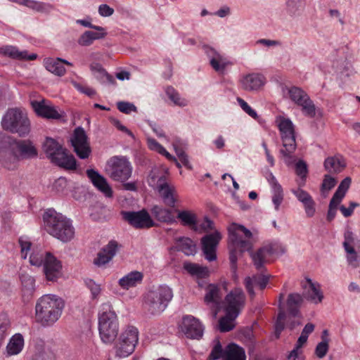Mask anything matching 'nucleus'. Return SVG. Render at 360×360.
Listing matches in <instances>:
<instances>
[{"mask_svg": "<svg viewBox=\"0 0 360 360\" xmlns=\"http://www.w3.org/2000/svg\"><path fill=\"white\" fill-rule=\"evenodd\" d=\"M151 214L156 220L167 224L176 222L174 211L160 205H154L151 209Z\"/></svg>", "mask_w": 360, "mask_h": 360, "instance_id": "nucleus-29", "label": "nucleus"}, {"mask_svg": "<svg viewBox=\"0 0 360 360\" xmlns=\"http://www.w3.org/2000/svg\"><path fill=\"white\" fill-rule=\"evenodd\" d=\"M238 316L234 314L229 315V311H225V316L219 321V329L221 333L229 332L233 329V321Z\"/></svg>", "mask_w": 360, "mask_h": 360, "instance_id": "nucleus-43", "label": "nucleus"}, {"mask_svg": "<svg viewBox=\"0 0 360 360\" xmlns=\"http://www.w3.org/2000/svg\"><path fill=\"white\" fill-rule=\"evenodd\" d=\"M341 202H339L337 200H335L333 198L330 199L329 205H328V210L327 212L326 219L328 221H332L334 218L335 217L336 212H337V208L339 204Z\"/></svg>", "mask_w": 360, "mask_h": 360, "instance_id": "nucleus-56", "label": "nucleus"}, {"mask_svg": "<svg viewBox=\"0 0 360 360\" xmlns=\"http://www.w3.org/2000/svg\"><path fill=\"white\" fill-rule=\"evenodd\" d=\"M132 166L126 157L114 156L107 162L105 171L109 177L115 181L125 182L132 174Z\"/></svg>", "mask_w": 360, "mask_h": 360, "instance_id": "nucleus-7", "label": "nucleus"}, {"mask_svg": "<svg viewBox=\"0 0 360 360\" xmlns=\"http://www.w3.org/2000/svg\"><path fill=\"white\" fill-rule=\"evenodd\" d=\"M265 83V78L261 74H249L241 79V85L245 91L257 90Z\"/></svg>", "mask_w": 360, "mask_h": 360, "instance_id": "nucleus-28", "label": "nucleus"}, {"mask_svg": "<svg viewBox=\"0 0 360 360\" xmlns=\"http://www.w3.org/2000/svg\"><path fill=\"white\" fill-rule=\"evenodd\" d=\"M93 42L92 38L88 31H85L78 39V44L82 46H89L91 45Z\"/></svg>", "mask_w": 360, "mask_h": 360, "instance_id": "nucleus-64", "label": "nucleus"}, {"mask_svg": "<svg viewBox=\"0 0 360 360\" xmlns=\"http://www.w3.org/2000/svg\"><path fill=\"white\" fill-rule=\"evenodd\" d=\"M45 231L63 243H68L75 237V228L72 221L53 208L44 211L43 216Z\"/></svg>", "mask_w": 360, "mask_h": 360, "instance_id": "nucleus-1", "label": "nucleus"}, {"mask_svg": "<svg viewBox=\"0 0 360 360\" xmlns=\"http://www.w3.org/2000/svg\"><path fill=\"white\" fill-rule=\"evenodd\" d=\"M245 304V295L240 288L231 290L223 302L224 311H229V315L234 314L235 316H238Z\"/></svg>", "mask_w": 360, "mask_h": 360, "instance_id": "nucleus-12", "label": "nucleus"}, {"mask_svg": "<svg viewBox=\"0 0 360 360\" xmlns=\"http://www.w3.org/2000/svg\"><path fill=\"white\" fill-rule=\"evenodd\" d=\"M32 106L36 114L48 120H60L65 117L63 111L59 112L53 105H47L45 100L41 101H34Z\"/></svg>", "mask_w": 360, "mask_h": 360, "instance_id": "nucleus-16", "label": "nucleus"}, {"mask_svg": "<svg viewBox=\"0 0 360 360\" xmlns=\"http://www.w3.org/2000/svg\"><path fill=\"white\" fill-rule=\"evenodd\" d=\"M138 341V329L132 326H127L115 345L116 356L124 358L130 355L134 351Z\"/></svg>", "mask_w": 360, "mask_h": 360, "instance_id": "nucleus-9", "label": "nucleus"}, {"mask_svg": "<svg viewBox=\"0 0 360 360\" xmlns=\"http://www.w3.org/2000/svg\"><path fill=\"white\" fill-rule=\"evenodd\" d=\"M288 94L290 100L301 107L302 113L310 118L316 115V106L309 96L302 88L291 86L288 89Z\"/></svg>", "mask_w": 360, "mask_h": 360, "instance_id": "nucleus-10", "label": "nucleus"}, {"mask_svg": "<svg viewBox=\"0 0 360 360\" xmlns=\"http://www.w3.org/2000/svg\"><path fill=\"white\" fill-rule=\"evenodd\" d=\"M143 278V274L138 271H132L118 281L120 286L125 290L134 288L140 284Z\"/></svg>", "mask_w": 360, "mask_h": 360, "instance_id": "nucleus-30", "label": "nucleus"}, {"mask_svg": "<svg viewBox=\"0 0 360 360\" xmlns=\"http://www.w3.org/2000/svg\"><path fill=\"white\" fill-rule=\"evenodd\" d=\"M221 239V235L218 231L207 234L201 238L202 250L205 258L209 262L217 259V248Z\"/></svg>", "mask_w": 360, "mask_h": 360, "instance_id": "nucleus-14", "label": "nucleus"}, {"mask_svg": "<svg viewBox=\"0 0 360 360\" xmlns=\"http://www.w3.org/2000/svg\"><path fill=\"white\" fill-rule=\"evenodd\" d=\"M74 152L80 159H86L91 154V149L88 136L82 127L75 129L70 139Z\"/></svg>", "mask_w": 360, "mask_h": 360, "instance_id": "nucleus-13", "label": "nucleus"}, {"mask_svg": "<svg viewBox=\"0 0 360 360\" xmlns=\"http://www.w3.org/2000/svg\"><path fill=\"white\" fill-rule=\"evenodd\" d=\"M165 205L174 208L177 202V195L174 187L169 186L167 181L156 188Z\"/></svg>", "mask_w": 360, "mask_h": 360, "instance_id": "nucleus-25", "label": "nucleus"}, {"mask_svg": "<svg viewBox=\"0 0 360 360\" xmlns=\"http://www.w3.org/2000/svg\"><path fill=\"white\" fill-rule=\"evenodd\" d=\"M271 189L273 193L272 202L274 205L275 210L278 211L280 205L283 201V190L281 184L272 186Z\"/></svg>", "mask_w": 360, "mask_h": 360, "instance_id": "nucleus-48", "label": "nucleus"}, {"mask_svg": "<svg viewBox=\"0 0 360 360\" xmlns=\"http://www.w3.org/2000/svg\"><path fill=\"white\" fill-rule=\"evenodd\" d=\"M224 360H246L245 349L236 343H229L225 347Z\"/></svg>", "mask_w": 360, "mask_h": 360, "instance_id": "nucleus-34", "label": "nucleus"}, {"mask_svg": "<svg viewBox=\"0 0 360 360\" xmlns=\"http://www.w3.org/2000/svg\"><path fill=\"white\" fill-rule=\"evenodd\" d=\"M181 330L188 338L199 340L203 335V326L193 316H185L182 320Z\"/></svg>", "mask_w": 360, "mask_h": 360, "instance_id": "nucleus-15", "label": "nucleus"}, {"mask_svg": "<svg viewBox=\"0 0 360 360\" xmlns=\"http://www.w3.org/2000/svg\"><path fill=\"white\" fill-rule=\"evenodd\" d=\"M65 307L63 300L55 295H44L35 305V320L42 326H51L60 317Z\"/></svg>", "mask_w": 360, "mask_h": 360, "instance_id": "nucleus-2", "label": "nucleus"}, {"mask_svg": "<svg viewBox=\"0 0 360 360\" xmlns=\"http://www.w3.org/2000/svg\"><path fill=\"white\" fill-rule=\"evenodd\" d=\"M278 129L281 136L295 134L294 125L292 121L288 118L283 117L281 119L278 124Z\"/></svg>", "mask_w": 360, "mask_h": 360, "instance_id": "nucleus-50", "label": "nucleus"}, {"mask_svg": "<svg viewBox=\"0 0 360 360\" xmlns=\"http://www.w3.org/2000/svg\"><path fill=\"white\" fill-rule=\"evenodd\" d=\"M184 269L191 276L198 278H205L209 276L210 271L207 267L200 266L195 263L185 262Z\"/></svg>", "mask_w": 360, "mask_h": 360, "instance_id": "nucleus-36", "label": "nucleus"}, {"mask_svg": "<svg viewBox=\"0 0 360 360\" xmlns=\"http://www.w3.org/2000/svg\"><path fill=\"white\" fill-rule=\"evenodd\" d=\"M344 238L345 240L343 242V246L346 252H352L354 251V248L352 245L354 243V236L353 232L349 229L346 230L344 233Z\"/></svg>", "mask_w": 360, "mask_h": 360, "instance_id": "nucleus-55", "label": "nucleus"}, {"mask_svg": "<svg viewBox=\"0 0 360 360\" xmlns=\"http://www.w3.org/2000/svg\"><path fill=\"white\" fill-rule=\"evenodd\" d=\"M337 181L334 177H332L330 174H325L321 186V192L322 193L328 192L335 187Z\"/></svg>", "mask_w": 360, "mask_h": 360, "instance_id": "nucleus-54", "label": "nucleus"}, {"mask_svg": "<svg viewBox=\"0 0 360 360\" xmlns=\"http://www.w3.org/2000/svg\"><path fill=\"white\" fill-rule=\"evenodd\" d=\"M177 212V219L180 220L181 224L184 226H189L196 230L197 216L190 210H174Z\"/></svg>", "mask_w": 360, "mask_h": 360, "instance_id": "nucleus-38", "label": "nucleus"}, {"mask_svg": "<svg viewBox=\"0 0 360 360\" xmlns=\"http://www.w3.org/2000/svg\"><path fill=\"white\" fill-rule=\"evenodd\" d=\"M49 254L51 253L42 250H34L30 256V262L33 266H41L46 262Z\"/></svg>", "mask_w": 360, "mask_h": 360, "instance_id": "nucleus-45", "label": "nucleus"}, {"mask_svg": "<svg viewBox=\"0 0 360 360\" xmlns=\"http://www.w3.org/2000/svg\"><path fill=\"white\" fill-rule=\"evenodd\" d=\"M98 331L101 341L104 344H112L119 333L117 316L110 302L101 306L98 314Z\"/></svg>", "mask_w": 360, "mask_h": 360, "instance_id": "nucleus-3", "label": "nucleus"}, {"mask_svg": "<svg viewBox=\"0 0 360 360\" xmlns=\"http://www.w3.org/2000/svg\"><path fill=\"white\" fill-rule=\"evenodd\" d=\"M225 349H224L219 340L216 341L215 345L212 349V351L208 356V360H217L220 358L224 359Z\"/></svg>", "mask_w": 360, "mask_h": 360, "instance_id": "nucleus-52", "label": "nucleus"}, {"mask_svg": "<svg viewBox=\"0 0 360 360\" xmlns=\"http://www.w3.org/2000/svg\"><path fill=\"white\" fill-rule=\"evenodd\" d=\"M176 250L186 255H193L196 252L195 245L189 238L180 237L176 240Z\"/></svg>", "mask_w": 360, "mask_h": 360, "instance_id": "nucleus-40", "label": "nucleus"}, {"mask_svg": "<svg viewBox=\"0 0 360 360\" xmlns=\"http://www.w3.org/2000/svg\"><path fill=\"white\" fill-rule=\"evenodd\" d=\"M172 297V289L167 285L149 291L145 302L148 311L153 315L160 314L166 309Z\"/></svg>", "mask_w": 360, "mask_h": 360, "instance_id": "nucleus-6", "label": "nucleus"}, {"mask_svg": "<svg viewBox=\"0 0 360 360\" xmlns=\"http://www.w3.org/2000/svg\"><path fill=\"white\" fill-rule=\"evenodd\" d=\"M118 244L115 240H111L103 247L98 253L94 263L97 266H102L109 262L116 254Z\"/></svg>", "mask_w": 360, "mask_h": 360, "instance_id": "nucleus-23", "label": "nucleus"}, {"mask_svg": "<svg viewBox=\"0 0 360 360\" xmlns=\"http://www.w3.org/2000/svg\"><path fill=\"white\" fill-rule=\"evenodd\" d=\"M205 291L204 302L207 305L212 304L214 317H215L221 307V295L220 288L216 284L210 283L206 286Z\"/></svg>", "mask_w": 360, "mask_h": 360, "instance_id": "nucleus-21", "label": "nucleus"}, {"mask_svg": "<svg viewBox=\"0 0 360 360\" xmlns=\"http://www.w3.org/2000/svg\"><path fill=\"white\" fill-rule=\"evenodd\" d=\"M165 93L175 105L184 107L188 105L187 100L181 98L178 91L174 87L171 86H167L165 89Z\"/></svg>", "mask_w": 360, "mask_h": 360, "instance_id": "nucleus-46", "label": "nucleus"}, {"mask_svg": "<svg viewBox=\"0 0 360 360\" xmlns=\"http://www.w3.org/2000/svg\"><path fill=\"white\" fill-rule=\"evenodd\" d=\"M24 296L31 297L35 290V279L27 274H21L20 276Z\"/></svg>", "mask_w": 360, "mask_h": 360, "instance_id": "nucleus-41", "label": "nucleus"}, {"mask_svg": "<svg viewBox=\"0 0 360 360\" xmlns=\"http://www.w3.org/2000/svg\"><path fill=\"white\" fill-rule=\"evenodd\" d=\"M307 282L309 286V289L303 293L304 298L315 304L321 302L323 295L320 290V285L313 283L310 278H307Z\"/></svg>", "mask_w": 360, "mask_h": 360, "instance_id": "nucleus-32", "label": "nucleus"}, {"mask_svg": "<svg viewBox=\"0 0 360 360\" xmlns=\"http://www.w3.org/2000/svg\"><path fill=\"white\" fill-rule=\"evenodd\" d=\"M12 148L20 160L32 159L38 155L37 149L29 139L15 141L13 144Z\"/></svg>", "mask_w": 360, "mask_h": 360, "instance_id": "nucleus-18", "label": "nucleus"}, {"mask_svg": "<svg viewBox=\"0 0 360 360\" xmlns=\"http://www.w3.org/2000/svg\"><path fill=\"white\" fill-rule=\"evenodd\" d=\"M44 65L49 72L59 77L63 76L66 72L65 67L60 62V58L55 59L51 58H46L44 60Z\"/></svg>", "mask_w": 360, "mask_h": 360, "instance_id": "nucleus-39", "label": "nucleus"}, {"mask_svg": "<svg viewBox=\"0 0 360 360\" xmlns=\"http://www.w3.org/2000/svg\"><path fill=\"white\" fill-rule=\"evenodd\" d=\"M122 219L136 229H150L157 226L148 211L143 209L139 211H122Z\"/></svg>", "mask_w": 360, "mask_h": 360, "instance_id": "nucleus-11", "label": "nucleus"}, {"mask_svg": "<svg viewBox=\"0 0 360 360\" xmlns=\"http://www.w3.org/2000/svg\"><path fill=\"white\" fill-rule=\"evenodd\" d=\"M229 260L231 264V269L234 272L237 269V261H238V255H241L239 251L233 248V247H230L229 245Z\"/></svg>", "mask_w": 360, "mask_h": 360, "instance_id": "nucleus-60", "label": "nucleus"}, {"mask_svg": "<svg viewBox=\"0 0 360 360\" xmlns=\"http://www.w3.org/2000/svg\"><path fill=\"white\" fill-rule=\"evenodd\" d=\"M281 139L283 148L280 152L285 158V162L289 164L290 162L288 160L291 158V155L295 152L297 147L295 134L282 136Z\"/></svg>", "mask_w": 360, "mask_h": 360, "instance_id": "nucleus-31", "label": "nucleus"}, {"mask_svg": "<svg viewBox=\"0 0 360 360\" xmlns=\"http://www.w3.org/2000/svg\"><path fill=\"white\" fill-rule=\"evenodd\" d=\"M203 49L210 59V64L211 67L217 72L223 74L227 66L232 65V63L226 58L220 54L213 48L207 45H204Z\"/></svg>", "mask_w": 360, "mask_h": 360, "instance_id": "nucleus-17", "label": "nucleus"}, {"mask_svg": "<svg viewBox=\"0 0 360 360\" xmlns=\"http://www.w3.org/2000/svg\"><path fill=\"white\" fill-rule=\"evenodd\" d=\"M328 349L329 345L328 342H326V341L320 342L316 347L315 354L319 359H322L326 355Z\"/></svg>", "mask_w": 360, "mask_h": 360, "instance_id": "nucleus-61", "label": "nucleus"}, {"mask_svg": "<svg viewBox=\"0 0 360 360\" xmlns=\"http://www.w3.org/2000/svg\"><path fill=\"white\" fill-rule=\"evenodd\" d=\"M304 297L299 293H290L287 299V309L288 313L294 316H300V309L303 303Z\"/></svg>", "mask_w": 360, "mask_h": 360, "instance_id": "nucleus-33", "label": "nucleus"}, {"mask_svg": "<svg viewBox=\"0 0 360 360\" xmlns=\"http://www.w3.org/2000/svg\"><path fill=\"white\" fill-rule=\"evenodd\" d=\"M351 182H352V179L350 177L345 178L340 182L337 190L335 191V193L333 194L332 198L337 200L339 202H341L342 200L345 196L347 191L349 188Z\"/></svg>", "mask_w": 360, "mask_h": 360, "instance_id": "nucleus-47", "label": "nucleus"}, {"mask_svg": "<svg viewBox=\"0 0 360 360\" xmlns=\"http://www.w3.org/2000/svg\"><path fill=\"white\" fill-rule=\"evenodd\" d=\"M148 185L154 188H158L162 182L167 181L165 174L160 172L158 169H153L148 176Z\"/></svg>", "mask_w": 360, "mask_h": 360, "instance_id": "nucleus-44", "label": "nucleus"}, {"mask_svg": "<svg viewBox=\"0 0 360 360\" xmlns=\"http://www.w3.org/2000/svg\"><path fill=\"white\" fill-rule=\"evenodd\" d=\"M24 338L20 333H16L11 337L7 346L6 352L8 355L18 354L23 349Z\"/></svg>", "mask_w": 360, "mask_h": 360, "instance_id": "nucleus-37", "label": "nucleus"}, {"mask_svg": "<svg viewBox=\"0 0 360 360\" xmlns=\"http://www.w3.org/2000/svg\"><path fill=\"white\" fill-rule=\"evenodd\" d=\"M85 284L86 287L90 290L92 298L96 299L101 292V287L100 285L95 283V281L92 279L87 278L85 280Z\"/></svg>", "mask_w": 360, "mask_h": 360, "instance_id": "nucleus-59", "label": "nucleus"}, {"mask_svg": "<svg viewBox=\"0 0 360 360\" xmlns=\"http://www.w3.org/2000/svg\"><path fill=\"white\" fill-rule=\"evenodd\" d=\"M94 77L102 84H116L115 78L109 75L105 69L102 72L96 74Z\"/></svg>", "mask_w": 360, "mask_h": 360, "instance_id": "nucleus-53", "label": "nucleus"}, {"mask_svg": "<svg viewBox=\"0 0 360 360\" xmlns=\"http://www.w3.org/2000/svg\"><path fill=\"white\" fill-rule=\"evenodd\" d=\"M229 244L240 254L245 251H250L252 248V243L248 240L252 238V232L243 225L233 223L229 227Z\"/></svg>", "mask_w": 360, "mask_h": 360, "instance_id": "nucleus-8", "label": "nucleus"}, {"mask_svg": "<svg viewBox=\"0 0 360 360\" xmlns=\"http://www.w3.org/2000/svg\"><path fill=\"white\" fill-rule=\"evenodd\" d=\"M237 101L239 103L241 108L250 117L254 119L257 117V114L255 110H253L247 102H245L243 98L238 97Z\"/></svg>", "mask_w": 360, "mask_h": 360, "instance_id": "nucleus-62", "label": "nucleus"}, {"mask_svg": "<svg viewBox=\"0 0 360 360\" xmlns=\"http://www.w3.org/2000/svg\"><path fill=\"white\" fill-rule=\"evenodd\" d=\"M88 178L92 184L105 197L111 198L112 196V189L108 183L106 179L94 169H89L86 172Z\"/></svg>", "mask_w": 360, "mask_h": 360, "instance_id": "nucleus-20", "label": "nucleus"}, {"mask_svg": "<svg viewBox=\"0 0 360 360\" xmlns=\"http://www.w3.org/2000/svg\"><path fill=\"white\" fill-rule=\"evenodd\" d=\"M46 156L51 162L68 170L77 169V160L73 155L68 153L66 148L56 139L47 137L43 144Z\"/></svg>", "mask_w": 360, "mask_h": 360, "instance_id": "nucleus-4", "label": "nucleus"}, {"mask_svg": "<svg viewBox=\"0 0 360 360\" xmlns=\"http://www.w3.org/2000/svg\"><path fill=\"white\" fill-rule=\"evenodd\" d=\"M117 109L125 114H129L131 112H137V108L131 103L126 101H120L117 103Z\"/></svg>", "mask_w": 360, "mask_h": 360, "instance_id": "nucleus-58", "label": "nucleus"}, {"mask_svg": "<svg viewBox=\"0 0 360 360\" xmlns=\"http://www.w3.org/2000/svg\"><path fill=\"white\" fill-rule=\"evenodd\" d=\"M325 169L330 174H339L346 167V161L340 154L327 158L323 163Z\"/></svg>", "mask_w": 360, "mask_h": 360, "instance_id": "nucleus-26", "label": "nucleus"}, {"mask_svg": "<svg viewBox=\"0 0 360 360\" xmlns=\"http://www.w3.org/2000/svg\"><path fill=\"white\" fill-rule=\"evenodd\" d=\"M348 254L347 261L349 265L354 268H356L360 264V257L357 255L356 250L354 249L352 252H347Z\"/></svg>", "mask_w": 360, "mask_h": 360, "instance_id": "nucleus-63", "label": "nucleus"}, {"mask_svg": "<svg viewBox=\"0 0 360 360\" xmlns=\"http://www.w3.org/2000/svg\"><path fill=\"white\" fill-rule=\"evenodd\" d=\"M274 252L273 246L268 245L259 248L255 252H251L250 256L255 268L259 271L262 269L266 262V257L271 255Z\"/></svg>", "mask_w": 360, "mask_h": 360, "instance_id": "nucleus-27", "label": "nucleus"}, {"mask_svg": "<svg viewBox=\"0 0 360 360\" xmlns=\"http://www.w3.org/2000/svg\"><path fill=\"white\" fill-rule=\"evenodd\" d=\"M0 54L13 59L21 60L27 56V51H20L18 48L13 46L0 47Z\"/></svg>", "mask_w": 360, "mask_h": 360, "instance_id": "nucleus-42", "label": "nucleus"}, {"mask_svg": "<svg viewBox=\"0 0 360 360\" xmlns=\"http://www.w3.org/2000/svg\"><path fill=\"white\" fill-rule=\"evenodd\" d=\"M19 157L13 151L3 152L0 155V165L8 170H14L18 166Z\"/></svg>", "mask_w": 360, "mask_h": 360, "instance_id": "nucleus-35", "label": "nucleus"}, {"mask_svg": "<svg viewBox=\"0 0 360 360\" xmlns=\"http://www.w3.org/2000/svg\"><path fill=\"white\" fill-rule=\"evenodd\" d=\"M27 7L38 12H43L46 11L48 8H51V6L43 2L29 0Z\"/></svg>", "mask_w": 360, "mask_h": 360, "instance_id": "nucleus-57", "label": "nucleus"}, {"mask_svg": "<svg viewBox=\"0 0 360 360\" xmlns=\"http://www.w3.org/2000/svg\"><path fill=\"white\" fill-rule=\"evenodd\" d=\"M2 128L12 134L24 137L29 134L31 124L25 110L19 108H9L1 120Z\"/></svg>", "mask_w": 360, "mask_h": 360, "instance_id": "nucleus-5", "label": "nucleus"}, {"mask_svg": "<svg viewBox=\"0 0 360 360\" xmlns=\"http://www.w3.org/2000/svg\"><path fill=\"white\" fill-rule=\"evenodd\" d=\"M269 280V276L263 274H256L252 277L248 276L245 278L244 284L251 298H253L255 295L254 285H258L262 290L266 287Z\"/></svg>", "mask_w": 360, "mask_h": 360, "instance_id": "nucleus-24", "label": "nucleus"}, {"mask_svg": "<svg viewBox=\"0 0 360 360\" xmlns=\"http://www.w3.org/2000/svg\"><path fill=\"white\" fill-rule=\"evenodd\" d=\"M301 187L299 186L297 189H292L291 192L302 203L306 215L308 217H312L316 212V202L311 195L307 191L301 188Z\"/></svg>", "mask_w": 360, "mask_h": 360, "instance_id": "nucleus-22", "label": "nucleus"}, {"mask_svg": "<svg viewBox=\"0 0 360 360\" xmlns=\"http://www.w3.org/2000/svg\"><path fill=\"white\" fill-rule=\"evenodd\" d=\"M295 173L301 179V181L298 183L299 186H304L308 174L307 165L304 161L300 160L295 164Z\"/></svg>", "mask_w": 360, "mask_h": 360, "instance_id": "nucleus-49", "label": "nucleus"}, {"mask_svg": "<svg viewBox=\"0 0 360 360\" xmlns=\"http://www.w3.org/2000/svg\"><path fill=\"white\" fill-rule=\"evenodd\" d=\"M43 271L49 281H56L62 275V264L54 255L49 254L43 265Z\"/></svg>", "mask_w": 360, "mask_h": 360, "instance_id": "nucleus-19", "label": "nucleus"}, {"mask_svg": "<svg viewBox=\"0 0 360 360\" xmlns=\"http://www.w3.org/2000/svg\"><path fill=\"white\" fill-rule=\"evenodd\" d=\"M287 9L291 15H298L304 8V0H287Z\"/></svg>", "mask_w": 360, "mask_h": 360, "instance_id": "nucleus-51", "label": "nucleus"}]
</instances>
